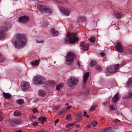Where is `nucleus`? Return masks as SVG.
Returning a JSON list of instances; mask_svg holds the SVG:
<instances>
[{
    "label": "nucleus",
    "instance_id": "nucleus-1",
    "mask_svg": "<svg viewBox=\"0 0 132 132\" xmlns=\"http://www.w3.org/2000/svg\"><path fill=\"white\" fill-rule=\"evenodd\" d=\"M27 41V39L24 35L20 34L15 35L12 39V42L14 46L18 49L24 47Z\"/></svg>",
    "mask_w": 132,
    "mask_h": 132
},
{
    "label": "nucleus",
    "instance_id": "nucleus-2",
    "mask_svg": "<svg viewBox=\"0 0 132 132\" xmlns=\"http://www.w3.org/2000/svg\"><path fill=\"white\" fill-rule=\"evenodd\" d=\"M77 33H69L65 39V42H68L70 43H73L77 42L78 38L77 36Z\"/></svg>",
    "mask_w": 132,
    "mask_h": 132
},
{
    "label": "nucleus",
    "instance_id": "nucleus-3",
    "mask_svg": "<svg viewBox=\"0 0 132 132\" xmlns=\"http://www.w3.org/2000/svg\"><path fill=\"white\" fill-rule=\"evenodd\" d=\"M79 81V79L74 76L70 77L67 82V85L70 87H73L76 86Z\"/></svg>",
    "mask_w": 132,
    "mask_h": 132
},
{
    "label": "nucleus",
    "instance_id": "nucleus-4",
    "mask_svg": "<svg viewBox=\"0 0 132 132\" xmlns=\"http://www.w3.org/2000/svg\"><path fill=\"white\" fill-rule=\"evenodd\" d=\"M33 80L35 84L36 85L43 84L45 82L46 79L44 77L40 75L35 76L33 78Z\"/></svg>",
    "mask_w": 132,
    "mask_h": 132
},
{
    "label": "nucleus",
    "instance_id": "nucleus-5",
    "mask_svg": "<svg viewBox=\"0 0 132 132\" xmlns=\"http://www.w3.org/2000/svg\"><path fill=\"white\" fill-rule=\"evenodd\" d=\"M119 64H116L109 66L107 67L105 69L106 71L109 73H115L118 70Z\"/></svg>",
    "mask_w": 132,
    "mask_h": 132
},
{
    "label": "nucleus",
    "instance_id": "nucleus-6",
    "mask_svg": "<svg viewBox=\"0 0 132 132\" xmlns=\"http://www.w3.org/2000/svg\"><path fill=\"white\" fill-rule=\"evenodd\" d=\"M37 7L38 10L43 13H50L52 12V10L48 7L40 4L37 5Z\"/></svg>",
    "mask_w": 132,
    "mask_h": 132
},
{
    "label": "nucleus",
    "instance_id": "nucleus-7",
    "mask_svg": "<svg viewBox=\"0 0 132 132\" xmlns=\"http://www.w3.org/2000/svg\"><path fill=\"white\" fill-rule=\"evenodd\" d=\"M74 54L72 52H69L67 56L66 61L69 64H71L73 63L74 58Z\"/></svg>",
    "mask_w": 132,
    "mask_h": 132
},
{
    "label": "nucleus",
    "instance_id": "nucleus-8",
    "mask_svg": "<svg viewBox=\"0 0 132 132\" xmlns=\"http://www.w3.org/2000/svg\"><path fill=\"white\" fill-rule=\"evenodd\" d=\"M9 27L6 25L2 26L0 28V40L3 38L5 35V31Z\"/></svg>",
    "mask_w": 132,
    "mask_h": 132
},
{
    "label": "nucleus",
    "instance_id": "nucleus-9",
    "mask_svg": "<svg viewBox=\"0 0 132 132\" xmlns=\"http://www.w3.org/2000/svg\"><path fill=\"white\" fill-rule=\"evenodd\" d=\"M29 18L27 16H24L19 17L18 19L19 22L24 24L28 22L29 20Z\"/></svg>",
    "mask_w": 132,
    "mask_h": 132
},
{
    "label": "nucleus",
    "instance_id": "nucleus-10",
    "mask_svg": "<svg viewBox=\"0 0 132 132\" xmlns=\"http://www.w3.org/2000/svg\"><path fill=\"white\" fill-rule=\"evenodd\" d=\"M59 9L63 15L67 16L69 15L70 12L69 10L67 9H65L63 7H60Z\"/></svg>",
    "mask_w": 132,
    "mask_h": 132
},
{
    "label": "nucleus",
    "instance_id": "nucleus-11",
    "mask_svg": "<svg viewBox=\"0 0 132 132\" xmlns=\"http://www.w3.org/2000/svg\"><path fill=\"white\" fill-rule=\"evenodd\" d=\"M115 50L120 53H123V48L120 43H119L115 46Z\"/></svg>",
    "mask_w": 132,
    "mask_h": 132
},
{
    "label": "nucleus",
    "instance_id": "nucleus-12",
    "mask_svg": "<svg viewBox=\"0 0 132 132\" xmlns=\"http://www.w3.org/2000/svg\"><path fill=\"white\" fill-rule=\"evenodd\" d=\"M80 46L84 51H86L88 50L89 45L88 43L85 44L84 42L82 41L80 43Z\"/></svg>",
    "mask_w": 132,
    "mask_h": 132
},
{
    "label": "nucleus",
    "instance_id": "nucleus-13",
    "mask_svg": "<svg viewBox=\"0 0 132 132\" xmlns=\"http://www.w3.org/2000/svg\"><path fill=\"white\" fill-rule=\"evenodd\" d=\"M29 83L27 82H23L21 85V89L24 91H26L29 88Z\"/></svg>",
    "mask_w": 132,
    "mask_h": 132
},
{
    "label": "nucleus",
    "instance_id": "nucleus-14",
    "mask_svg": "<svg viewBox=\"0 0 132 132\" xmlns=\"http://www.w3.org/2000/svg\"><path fill=\"white\" fill-rule=\"evenodd\" d=\"M77 21L79 22L84 23L85 26L86 24V20L84 16H81L79 17Z\"/></svg>",
    "mask_w": 132,
    "mask_h": 132
},
{
    "label": "nucleus",
    "instance_id": "nucleus-15",
    "mask_svg": "<svg viewBox=\"0 0 132 132\" xmlns=\"http://www.w3.org/2000/svg\"><path fill=\"white\" fill-rule=\"evenodd\" d=\"M89 75V72H88L85 73L83 77V84L85 85L86 84V82L88 77Z\"/></svg>",
    "mask_w": 132,
    "mask_h": 132
},
{
    "label": "nucleus",
    "instance_id": "nucleus-16",
    "mask_svg": "<svg viewBox=\"0 0 132 132\" xmlns=\"http://www.w3.org/2000/svg\"><path fill=\"white\" fill-rule=\"evenodd\" d=\"M104 132H114L113 128L111 127H106L104 128L103 129Z\"/></svg>",
    "mask_w": 132,
    "mask_h": 132
},
{
    "label": "nucleus",
    "instance_id": "nucleus-17",
    "mask_svg": "<svg viewBox=\"0 0 132 132\" xmlns=\"http://www.w3.org/2000/svg\"><path fill=\"white\" fill-rule=\"evenodd\" d=\"M38 94L40 96L44 97L46 95V92L44 90L41 89L39 90Z\"/></svg>",
    "mask_w": 132,
    "mask_h": 132
},
{
    "label": "nucleus",
    "instance_id": "nucleus-18",
    "mask_svg": "<svg viewBox=\"0 0 132 132\" xmlns=\"http://www.w3.org/2000/svg\"><path fill=\"white\" fill-rule=\"evenodd\" d=\"M120 97V96L119 95V94L117 93L112 98V100L114 103L118 101Z\"/></svg>",
    "mask_w": 132,
    "mask_h": 132
},
{
    "label": "nucleus",
    "instance_id": "nucleus-19",
    "mask_svg": "<svg viewBox=\"0 0 132 132\" xmlns=\"http://www.w3.org/2000/svg\"><path fill=\"white\" fill-rule=\"evenodd\" d=\"M58 32L56 31L54 28L52 29L51 31V34L53 36H57L58 34Z\"/></svg>",
    "mask_w": 132,
    "mask_h": 132
},
{
    "label": "nucleus",
    "instance_id": "nucleus-20",
    "mask_svg": "<svg viewBox=\"0 0 132 132\" xmlns=\"http://www.w3.org/2000/svg\"><path fill=\"white\" fill-rule=\"evenodd\" d=\"M3 94L4 98L6 99L10 98L11 96V94L8 93H5L3 92Z\"/></svg>",
    "mask_w": 132,
    "mask_h": 132
},
{
    "label": "nucleus",
    "instance_id": "nucleus-21",
    "mask_svg": "<svg viewBox=\"0 0 132 132\" xmlns=\"http://www.w3.org/2000/svg\"><path fill=\"white\" fill-rule=\"evenodd\" d=\"M123 14L120 12H117L115 14L116 17L118 19H121L122 16Z\"/></svg>",
    "mask_w": 132,
    "mask_h": 132
},
{
    "label": "nucleus",
    "instance_id": "nucleus-22",
    "mask_svg": "<svg viewBox=\"0 0 132 132\" xmlns=\"http://www.w3.org/2000/svg\"><path fill=\"white\" fill-rule=\"evenodd\" d=\"M126 86L127 87H130L131 86H132V77L130 78L129 79L126 83Z\"/></svg>",
    "mask_w": 132,
    "mask_h": 132
},
{
    "label": "nucleus",
    "instance_id": "nucleus-23",
    "mask_svg": "<svg viewBox=\"0 0 132 132\" xmlns=\"http://www.w3.org/2000/svg\"><path fill=\"white\" fill-rule=\"evenodd\" d=\"M39 60L34 61L31 62V64L33 66H36L39 64Z\"/></svg>",
    "mask_w": 132,
    "mask_h": 132
},
{
    "label": "nucleus",
    "instance_id": "nucleus-24",
    "mask_svg": "<svg viewBox=\"0 0 132 132\" xmlns=\"http://www.w3.org/2000/svg\"><path fill=\"white\" fill-rule=\"evenodd\" d=\"M21 114V112L18 110L15 111L14 112V115L15 117H18L20 116Z\"/></svg>",
    "mask_w": 132,
    "mask_h": 132
},
{
    "label": "nucleus",
    "instance_id": "nucleus-25",
    "mask_svg": "<svg viewBox=\"0 0 132 132\" xmlns=\"http://www.w3.org/2000/svg\"><path fill=\"white\" fill-rule=\"evenodd\" d=\"M9 122L12 126H13L14 124L17 123L15 120L14 119L9 120Z\"/></svg>",
    "mask_w": 132,
    "mask_h": 132
},
{
    "label": "nucleus",
    "instance_id": "nucleus-26",
    "mask_svg": "<svg viewBox=\"0 0 132 132\" xmlns=\"http://www.w3.org/2000/svg\"><path fill=\"white\" fill-rule=\"evenodd\" d=\"M64 85L63 83H61L58 85L56 87V89L57 90H59Z\"/></svg>",
    "mask_w": 132,
    "mask_h": 132
},
{
    "label": "nucleus",
    "instance_id": "nucleus-27",
    "mask_svg": "<svg viewBox=\"0 0 132 132\" xmlns=\"http://www.w3.org/2000/svg\"><path fill=\"white\" fill-rule=\"evenodd\" d=\"M74 124L73 123H72L69 124L66 126V127L67 128L69 129L72 128L74 126Z\"/></svg>",
    "mask_w": 132,
    "mask_h": 132
},
{
    "label": "nucleus",
    "instance_id": "nucleus-28",
    "mask_svg": "<svg viewBox=\"0 0 132 132\" xmlns=\"http://www.w3.org/2000/svg\"><path fill=\"white\" fill-rule=\"evenodd\" d=\"M128 98L132 99V94L131 93H129L127 95L125 96L124 98Z\"/></svg>",
    "mask_w": 132,
    "mask_h": 132
},
{
    "label": "nucleus",
    "instance_id": "nucleus-29",
    "mask_svg": "<svg viewBox=\"0 0 132 132\" xmlns=\"http://www.w3.org/2000/svg\"><path fill=\"white\" fill-rule=\"evenodd\" d=\"M24 101L23 99H20L16 100V102L19 104H21L23 103Z\"/></svg>",
    "mask_w": 132,
    "mask_h": 132
},
{
    "label": "nucleus",
    "instance_id": "nucleus-30",
    "mask_svg": "<svg viewBox=\"0 0 132 132\" xmlns=\"http://www.w3.org/2000/svg\"><path fill=\"white\" fill-rule=\"evenodd\" d=\"M126 52L127 53H130V54H132V46H130L127 49Z\"/></svg>",
    "mask_w": 132,
    "mask_h": 132
},
{
    "label": "nucleus",
    "instance_id": "nucleus-31",
    "mask_svg": "<svg viewBox=\"0 0 132 132\" xmlns=\"http://www.w3.org/2000/svg\"><path fill=\"white\" fill-rule=\"evenodd\" d=\"M48 84L49 85L51 86H53L55 84V83L54 81H49Z\"/></svg>",
    "mask_w": 132,
    "mask_h": 132
},
{
    "label": "nucleus",
    "instance_id": "nucleus-32",
    "mask_svg": "<svg viewBox=\"0 0 132 132\" xmlns=\"http://www.w3.org/2000/svg\"><path fill=\"white\" fill-rule=\"evenodd\" d=\"M96 64V62L94 60H92L90 63V66L92 67H94Z\"/></svg>",
    "mask_w": 132,
    "mask_h": 132
},
{
    "label": "nucleus",
    "instance_id": "nucleus-33",
    "mask_svg": "<svg viewBox=\"0 0 132 132\" xmlns=\"http://www.w3.org/2000/svg\"><path fill=\"white\" fill-rule=\"evenodd\" d=\"M110 109L112 110H116L117 109V107L114 104L110 106Z\"/></svg>",
    "mask_w": 132,
    "mask_h": 132
},
{
    "label": "nucleus",
    "instance_id": "nucleus-34",
    "mask_svg": "<svg viewBox=\"0 0 132 132\" xmlns=\"http://www.w3.org/2000/svg\"><path fill=\"white\" fill-rule=\"evenodd\" d=\"M66 109H63V110L60 111L58 113V115H60L62 114L63 113H64L67 111Z\"/></svg>",
    "mask_w": 132,
    "mask_h": 132
},
{
    "label": "nucleus",
    "instance_id": "nucleus-35",
    "mask_svg": "<svg viewBox=\"0 0 132 132\" xmlns=\"http://www.w3.org/2000/svg\"><path fill=\"white\" fill-rule=\"evenodd\" d=\"M4 61L3 56L0 53V63H1Z\"/></svg>",
    "mask_w": 132,
    "mask_h": 132
},
{
    "label": "nucleus",
    "instance_id": "nucleus-36",
    "mask_svg": "<svg viewBox=\"0 0 132 132\" xmlns=\"http://www.w3.org/2000/svg\"><path fill=\"white\" fill-rule=\"evenodd\" d=\"M71 115L70 114H68L66 117V119L68 120H71Z\"/></svg>",
    "mask_w": 132,
    "mask_h": 132
},
{
    "label": "nucleus",
    "instance_id": "nucleus-37",
    "mask_svg": "<svg viewBox=\"0 0 132 132\" xmlns=\"http://www.w3.org/2000/svg\"><path fill=\"white\" fill-rule=\"evenodd\" d=\"M89 40L90 42L92 43H94L95 42V38L94 37H92L89 39Z\"/></svg>",
    "mask_w": 132,
    "mask_h": 132
},
{
    "label": "nucleus",
    "instance_id": "nucleus-38",
    "mask_svg": "<svg viewBox=\"0 0 132 132\" xmlns=\"http://www.w3.org/2000/svg\"><path fill=\"white\" fill-rule=\"evenodd\" d=\"M97 124V122L96 121H93L92 122L91 124L92 125L93 127L96 126Z\"/></svg>",
    "mask_w": 132,
    "mask_h": 132
},
{
    "label": "nucleus",
    "instance_id": "nucleus-39",
    "mask_svg": "<svg viewBox=\"0 0 132 132\" xmlns=\"http://www.w3.org/2000/svg\"><path fill=\"white\" fill-rule=\"evenodd\" d=\"M32 110L34 113H37L38 112V110L36 108L33 109Z\"/></svg>",
    "mask_w": 132,
    "mask_h": 132
},
{
    "label": "nucleus",
    "instance_id": "nucleus-40",
    "mask_svg": "<svg viewBox=\"0 0 132 132\" xmlns=\"http://www.w3.org/2000/svg\"><path fill=\"white\" fill-rule=\"evenodd\" d=\"M38 124V122L37 121H35L33 122L32 123V125L33 126H36Z\"/></svg>",
    "mask_w": 132,
    "mask_h": 132
},
{
    "label": "nucleus",
    "instance_id": "nucleus-41",
    "mask_svg": "<svg viewBox=\"0 0 132 132\" xmlns=\"http://www.w3.org/2000/svg\"><path fill=\"white\" fill-rule=\"evenodd\" d=\"M96 68L99 70H101V68L98 65H97L96 66Z\"/></svg>",
    "mask_w": 132,
    "mask_h": 132
},
{
    "label": "nucleus",
    "instance_id": "nucleus-42",
    "mask_svg": "<svg viewBox=\"0 0 132 132\" xmlns=\"http://www.w3.org/2000/svg\"><path fill=\"white\" fill-rule=\"evenodd\" d=\"M95 108L94 106H92L89 110V112H91L94 111Z\"/></svg>",
    "mask_w": 132,
    "mask_h": 132
},
{
    "label": "nucleus",
    "instance_id": "nucleus-43",
    "mask_svg": "<svg viewBox=\"0 0 132 132\" xmlns=\"http://www.w3.org/2000/svg\"><path fill=\"white\" fill-rule=\"evenodd\" d=\"M42 121L41 122H40V123H43V122L44 121H45L46 120V118L45 117H42Z\"/></svg>",
    "mask_w": 132,
    "mask_h": 132
},
{
    "label": "nucleus",
    "instance_id": "nucleus-44",
    "mask_svg": "<svg viewBox=\"0 0 132 132\" xmlns=\"http://www.w3.org/2000/svg\"><path fill=\"white\" fill-rule=\"evenodd\" d=\"M112 127L113 128L114 130L115 131V129H119V127L118 126H115Z\"/></svg>",
    "mask_w": 132,
    "mask_h": 132
},
{
    "label": "nucleus",
    "instance_id": "nucleus-45",
    "mask_svg": "<svg viewBox=\"0 0 132 132\" xmlns=\"http://www.w3.org/2000/svg\"><path fill=\"white\" fill-rule=\"evenodd\" d=\"M59 119H57V120H56L55 121V123L54 125L55 126H56V124L59 122Z\"/></svg>",
    "mask_w": 132,
    "mask_h": 132
},
{
    "label": "nucleus",
    "instance_id": "nucleus-46",
    "mask_svg": "<svg viewBox=\"0 0 132 132\" xmlns=\"http://www.w3.org/2000/svg\"><path fill=\"white\" fill-rule=\"evenodd\" d=\"M43 42V41L42 40H40V41H39L38 40H37L36 41V43H42Z\"/></svg>",
    "mask_w": 132,
    "mask_h": 132
},
{
    "label": "nucleus",
    "instance_id": "nucleus-47",
    "mask_svg": "<svg viewBox=\"0 0 132 132\" xmlns=\"http://www.w3.org/2000/svg\"><path fill=\"white\" fill-rule=\"evenodd\" d=\"M38 120L40 122L42 121V117H40L38 119Z\"/></svg>",
    "mask_w": 132,
    "mask_h": 132
},
{
    "label": "nucleus",
    "instance_id": "nucleus-48",
    "mask_svg": "<svg viewBox=\"0 0 132 132\" xmlns=\"http://www.w3.org/2000/svg\"><path fill=\"white\" fill-rule=\"evenodd\" d=\"M81 62L80 61H78V64L79 67H80L81 65Z\"/></svg>",
    "mask_w": 132,
    "mask_h": 132
},
{
    "label": "nucleus",
    "instance_id": "nucleus-49",
    "mask_svg": "<svg viewBox=\"0 0 132 132\" xmlns=\"http://www.w3.org/2000/svg\"><path fill=\"white\" fill-rule=\"evenodd\" d=\"M101 55L103 57L105 56V54L104 53H100Z\"/></svg>",
    "mask_w": 132,
    "mask_h": 132
},
{
    "label": "nucleus",
    "instance_id": "nucleus-50",
    "mask_svg": "<svg viewBox=\"0 0 132 132\" xmlns=\"http://www.w3.org/2000/svg\"><path fill=\"white\" fill-rule=\"evenodd\" d=\"M3 118L2 116H0V121H1L3 119Z\"/></svg>",
    "mask_w": 132,
    "mask_h": 132
},
{
    "label": "nucleus",
    "instance_id": "nucleus-51",
    "mask_svg": "<svg viewBox=\"0 0 132 132\" xmlns=\"http://www.w3.org/2000/svg\"><path fill=\"white\" fill-rule=\"evenodd\" d=\"M71 106H68L67 107V108L68 109V110H69L71 108Z\"/></svg>",
    "mask_w": 132,
    "mask_h": 132
},
{
    "label": "nucleus",
    "instance_id": "nucleus-52",
    "mask_svg": "<svg viewBox=\"0 0 132 132\" xmlns=\"http://www.w3.org/2000/svg\"><path fill=\"white\" fill-rule=\"evenodd\" d=\"M87 112H84V117L85 116H86Z\"/></svg>",
    "mask_w": 132,
    "mask_h": 132
},
{
    "label": "nucleus",
    "instance_id": "nucleus-53",
    "mask_svg": "<svg viewBox=\"0 0 132 132\" xmlns=\"http://www.w3.org/2000/svg\"><path fill=\"white\" fill-rule=\"evenodd\" d=\"M91 126V125L90 124H89L87 125V127L88 128H89Z\"/></svg>",
    "mask_w": 132,
    "mask_h": 132
},
{
    "label": "nucleus",
    "instance_id": "nucleus-54",
    "mask_svg": "<svg viewBox=\"0 0 132 132\" xmlns=\"http://www.w3.org/2000/svg\"><path fill=\"white\" fill-rule=\"evenodd\" d=\"M16 131L17 132H22V131L20 130H19L18 131H17V130H16Z\"/></svg>",
    "mask_w": 132,
    "mask_h": 132
},
{
    "label": "nucleus",
    "instance_id": "nucleus-55",
    "mask_svg": "<svg viewBox=\"0 0 132 132\" xmlns=\"http://www.w3.org/2000/svg\"><path fill=\"white\" fill-rule=\"evenodd\" d=\"M69 105V103H66L65 104V106L67 105Z\"/></svg>",
    "mask_w": 132,
    "mask_h": 132
},
{
    "label": "nucleus",
    "instance_id": "nucleus-56",
    "mask_svg": "<svg viewBox=\"0 0 132 132\" xmlns=\"http://www.w3.org/2000/svg\"><path fill=\"white\" fill-rule=\"evenodd\" d=\"M86 117L87 118H88L89 117V116L88 115H86Z\"/></svg>",
    "mask_w": 132,
    "mask_h": 132
},
{
    "label": "nucleus",
    "instance_id": "nucleus-57",
    "mask_svg": "<svg viewBox=\"0 0 132 132\" xmlns=\"http://www.w3.org/2000/svg\"><path fill=\"white\" fill-rule=\"evenodd\" d=\"M77 127H79V126H78V125H77Z\"/></svg>",
    "mask_w": 132,
    "mask_h": 132
},
{
    "label": "nucleus",
    "instance_id": "nucleus-58",
    "mask_svg": "<svg viewBox=\"0 0 132 132\" xmlns=\"http://www.w3.org/2000/svg\"><path fill=\"white\" fill-rule=\"evenodd\" d=\"M126 132H129V131H126Z\"/></svg>",
    "mask_w": 132,
    "mask_h": 132
},
{
    "label": "nucleus",
    "instance_id": "nucleus-59",
    "mask_svg": "<svg viewBox=\"0 0 132 132\" xmlns=\"http://www.w3.org/2000/svg\"><path fill=\"white\" fill-rule=\"evenodd\" d=\"M13 0V1H17L18 0Z\"/></svg>",
    "mask_w": 132,
    "mask_h": 132
},
{
    "label": "nucleus",
    "instance_id": "nucleus-60",
    "mask_svg": "<svg viewBox=\"0 0 132 132\" xmlns=\"http://www.w3.org/2000/svg\"><path fill=\"white\" fill-rule=\"evenodd\" d=\"M77 132V131H75V132Z\"/></svg>",
    "mask_w": 132,
    "mask_h": 132
},
{
    "label": "nucleus",
    "instance_id": "nucleus-61",
    "mask_svg": "<svg viewBox=\"0 0 132 132\" xmlns=\"http://www.w3.org/2000/svg\"><path fill=\"white\" fill-rule=\"evenodd\" d=\"M1 103L0 102V105H1Z\"/></svg>",
    "mask_w": 132,
    "mask_h": 132
},
{
    "label": "nucleus",
    "instance_id": "nucleus-62",
    "mask_svg": "<svg viewBox=\"0 0 132 132\" xmlns=\"http://www.w3.org/2000/svg\"><path fill=\"white\" fill-rule=\"evenodd\" d=\"M1 113V112L0 111V114Z\"/></svg>",
    "mask_w": 132,
    "mask_h": 132
},
{
    "label": "nucleus",
    "instance_id": "nucleus-63",
    "mask_svg": "<svg viewBox=\"0 0 132 132\" xmlns=\"http://www.w3.org/2000/svg\"><path fill=\"white\" fill-rule=\"evenodd\" d=\"M0 132H1V131H0Z\"/></svg>",
    "mask_w": 132,
    "mask_h": 132
}]
</instances>
